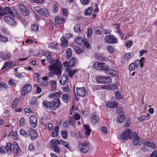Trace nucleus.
Wrapping results in <instances>:
<instances>
[{"label": "nucleus", "instance_id": "obj_1", "mask_svg": "<svg viewBox=\"0 0 157 157\" xmlns=\"http://www.w3.org/2000/svg\"><path fill=\"white\" fill-rule=\"evenodd\" d=\"M52 64V65L48 67L49 70L51 73L57 75L61 74V68L62 66L60 62L57 60L55 63L54 62Z\"/></svg>", "mask_w": 157, "mask_h": 157}, {"label": "nucleus", "instance_id": "obj_2", "mask_svg": "<svg viewBox=\"0 0 157 157\" xmlns=\"http://www.w3.org/2000/svg\"><path fill=\"white\" fill-rule=\"evenodd\" d=\"M78 148L80 151L83 153L88 152L90 150L89 145L86 142L80 141L78 142Z\"/></svg>", "mask_w": 157, "mask_h": 157}, {"label": "nucleus", "instance_id": "obj_3", "mask_svg": "<svg viewBox=\"0 0 157 157\" xmlns=\"http://www.w3.org/2000/svg\"><path fill=\"white\" fill-rule=\"evenodd\" d=\"M132 132L130 129L125 130L122 133L120 137V139L123 141H125L128 138H131Z\"/></svg>", "mask_w": 157, "mask_h": 157}, {"label": "nucleus", "instance_id": "obj_4", "mask_svg": "<svg viewBox=\"0 0 157 157\" xmlns=\"http://www.w3.org/2000/svg\"><path fill=\"white\" fill-rule=\"evenodd\" d=\"M104 40L106 42L109 44H115L118 42L117 38L112 35L106 36Z\"/></svg>", "mask_w": 157, "mask_h": 157}, {"label": "nucleus", "instance_id": "obj_5", "mask_svg": "<svg viewBox=\"0 0 157 157\" xmlns=\"http://www.w3.org/2000/svg\"><path fill=\"white\" fill-rule=\"evenodd\" d=\"M13 12L11 10L10 8V11L6 12V14H9V16H6L4 17V21L9 24H12L13 21Z\"/></svg>", "mask_w": 157, "mask_h": 157}, {"label": "nucleus", "instance_id": "obj_6", "mask_svg": "<svg viewBox=\"0 0 157 157\" xmlns=\"http://www.w3.org/2000/svg\"><path fill=\"white\" fill-rule=\"evenodd\" d=\"M94 68L97 70H107L109 69L108 66L105 65V64L103 63H99L96 62L94 64Z\"/></svg>", "mask_w": 157, "mask_h": 157}, {"label": "nucleus", "instance_id": "obj_7", "mask_svg": "<svg viewBox=\"0 0 157 157\" xmlns=\"http://www.w3.org/2000/svg\"><path fill=\"white\" fill-rule=\"evenodd\" d=\"M31 86L29 84H28L22 88L21 93L22 95L27 94L31 90Z\"/></svg>", "mask_w": 157, "mask_h": 157}, {"label": "nucleus", "instance_id": "obj_8", "mask_svg": "<svg viewBox=\"0 0 157 157\" xmlns=\"http://www.w3.org/2000/svg\"><path fill=\"white\" fill-rule=\"evenodd\" d=\"M31 125L33 127H36L37 125V121L36 118L33 115H31L29 117Z\"/></svg>", "mask_w": 157, "mask_h": 157}, {"label": "nucleus", "instance_id": "obj_9", "mask_svg": "<svg viewBox=\"0 0 157 157\" xmlns=\"http://www.w3.org/2000/svg\"><path fill=\"white\" fill-rule=\"evenodd\" d=\"M6 150L8 154L13 153L14 151V146L10 143H7L6 147Z\"/></svg>", "mask_w": 157, "mask_h": 157}, {"label": "nucleus", "instance_id": "obj_10", "mask_svg": "<svg viewBox=\"0 0 157 157\" xmlns=\"http://www.w3.org/2000/svg\"><path fill=\"white\" fill-rule=\"evenodd\" d=\"M132 139L134 145H141V144H140V139L135 132L133 134Z\"/></svg>", "mask_w": 157, "mask_h": 157}, {"label": "nucleus", "instance_id": "obj_11", "mask_svg": "<svg viewBox=\"0 0 157 157\" xmlns=\"http://www.w3.org/2000/svg\"><path fill=\"white\" fill-rule=\"evenodd\" d=\"M76 92L78 95L84 97L86 93L85 88L84 87L76 88Z\"/></svg>", "mask_w": 157, "mask_h": 157}, {"label": "nucleus", "instance_id": "obj_12", "mask_svg": "<svg viewBox=\"0 0 157 157\" xmlns=\"http://www.w3.org/2000/svg\"><path fill=\"white\" fill-rule=\"evenodd\" d=\"M0 57L3 60H10L11 57L10 53L9 52H0Z\"/></svg>", "mask_w": 157, "mask_h": 157}, {"label": "nucleus", "instance_id": "obj_13", "mask_svg": "<svg viewBox=\"0 0 157 157\" xmlns=\"http://www.w3.org/2000/svg\"><path fill=\"white\" fill-rule=\"evenodd\" d=\"M52 104H53L52 107H55L53 109L54 110H56L59 108L60 105L61 104V102L60 100L57 98H56L54 99L53 102Z\"/></svg>", "mask_w": 157, "mask_h": 157}, {"label": "nucleus", "instance_id": "obj_14", "mask_svg": "<svg viewBox=\"0 0 157 157\" xmlns=\"http://www.w3.org/2000/svg\"><path fill=\"white\" fill-rule=\"evenodd\" d=\"M118 103L115 101H109L107 102L106 104V107L110 108H113L117 107L118 106Z\"/></svg>", "mask_w": 157, "mask_h": 157}, {"label": "nucleus", "instance_id": "obj_15", "mask_svg": "<svg viewBox=\"0 0 157 157\" xmlns=\"http://www.w3.org/2000/svg\"><path fill=\"white\" fill-rule=\"evenodd\" d=\"M68 77L66 74L64 73L61 77V79L59 80L60 84L62 85L65 84L68 81Z\"/></svg>", "mask_w": 157, "mask_h": 157}, {"label": "nucleus", "instance_id": "obj_16", "mask_svg": "<svg viewBox=\"0 0 157 157\" xmlns=\"http://www.w3.org/2000/svg\"><path fill=\"white\" fill-rule=\"evenodd\" d=\"M45 55L47 58V61L48 63H50L51 64H52L54 62V60L53 58L52 57L51 53L50 51H47L45 52Z\"/></svg>", "mask_w": 157, "mask_h": 157}, {"label": "nucleus", "instance_id": "obj_17", "mask_svg": "<svg viewBox=\"0 0 157 157\" xmlns=\"http://www.w3.org/2000/svg\"><path fill=\"white\" fill-rule=\"evenodd\" d=\"M10 7H6L5 8L0 7V17H3L6 14V12L10 11Z\"/></svg>", "mask_w": 157, "mask_h": 157}, {"label": "nucleus", "instance_id": "obj_18", "mask_svg": "<svg viewBox=\"0 0 157 157\" xmlns=\"http://www.w3.org/2000/svg\"><path fill=\"white\" fill-rule=\"evenodd\" d=\"M30 136L32 140H35L37 137L36 132L32 129H30L29 130Z\"/></svg>", "mask_w": 157, "mask_h": 157}, {"label": "nucleus", "instance_id": "obj_19", "mask_svg": "<svg viewBox=\"0 0 157 157\" xmlns=\"http://www.w3.org/2000/svg\"><path fill=\"white\" fill-rule=\"evenodd\" d=\"M55 21L56 23L59 24H62L64 23V19L61 16H57L55 18Z\"/></svg>", "mask_w": 157, "mask_h": 157}, {"label": "nucleus", "instance_id": "obj_20", "mask_svg": "<svg viewBox=\"0 0 157 157\" xmlns=\"http://www.w3.org/2000/svg\"><path fill=\"white\" fill-rule=\"evenodd\" d=\"M60 143L59 140L56 139H54L49 142L50 145L53 148L57 146V144H59Z\"/></svg>", "mask_w": 157, "mask_h": 157}, {"label": "nucleus", "instance_id": "obj_21", "mask_svg": "<svg viewBox=\"0 0 157 157\" xmlns=\"http://www.w3.org/2000/svg\"><path fill=\"white\" fill-rule=\"evenodd\" d=\"M62 94L60 92H54L48 95V97L50 98H54L55 97L59 98L60 97Z\"/></svg>", "mask_w": 157, "mask_h": 157}, {"label": "nucleus", "instance_id": "obj_22", "mask_svg": "<svg viewBox=\"0 0 157 157\" xmlns=\"http://www.w3.org/2000/svg\"><path fill=\"white\" fill-rule=\"evenodd\" d=\"M59 130V128L57 126L55 127L53 130L52 136L53 137H56L58 136Z\"/></svg>", "mask_w": 157, "mask_h": 157}, {"label": "nucleus", "instance_id": "obj_23", "mask_svg": "<svg viewBox=\"0 0 157 157\" xmlns=\"http://www.w3.org/2000/svg\"><path fill=\"white\" fill-rule=\"evenodd\" d=\"M83 46L80 48L77 46H75L74 47V50L78 54H81L82 53L83 51Z\"/></svg>", "mask_w": 157, "mask_h": 157}, {"label": "nucleus", "instance_id": "obj_24", "mask_svg": "<svg viewBox=\"0 0 157 157\" xmlns=\"http://www.w3.org/2000/svg\"><path fill=\"white\" fill-rule=\"evenodd\" d=\"M91 121L93 124H96L99 121L98 117L95 114H92L91 117Z\"/></svg>", "mask_w": 157, "mask_h": 157}, {"label": "nucleus", "instance_id": "obj_25", "mask_svg": "<svg viewBox=\"0 0 157 157\" xmlns=\"http://www.w3.org/2000/svg\"><path fill=\"white\" fill-rule=\"evenodd\" d=\"M61 40V45L63 48L67 46L68 44L67 40L65 39L64 37L62 36L60 39Z\"/></svg>", "mask_w": 157, "mask_h": 157}, {"label": "nucleus", "instance_id": "obj_26", "mask_svg": "<svg viewBox=\"0 0 157 157\" xmlns=\"http://www.w3.org/2000/svg\"><path fill=\"white\" fill-rule=\"evenodd\" d=\"M43 105L48 109H50L52 107L53 104L52 102L46 101H44L43 102Z\"/></svg>", "mask_w": 157, "mask_h": 157}, {"label": "nucleus", "instance_id": "obj_27", "mask_svg": "<svg viewBox=\"0 0 157 157\" xmlns=\"http://www.w3.org/2000/svg\"><path fill=\"white\" fill-rule=\"evenodd\" d=\"M116 86L115 85H112L109 86L103 85L101 86V88L103 89L112 90H114L116 88Z\"/></svg>", "mask_w": 157, "mask_h": 157}, {"label": "nucleus", "instance_id": "obj_28", "mask_svg": "<svg viewBox=\"0 0 157 157\" xmlns=\"http://www.w3.org/2000/svg\"><path fill=\"white\" fill-rule=\"evenodd\" d=\"M70 96L68 94H64L62 96V100L65 102H67L70 100Z\"/></svg>", "mask_w": 157, "mask_h": 157}, {"label": "nucleus", "instance_id": "obj_29", "mask_svg": "<svg viewBox=\"0 0 157 157\" xmlns=\"http://www.w3.org/2000/svg\"><path fill=\"white\" fill-rule=\"evenodd\" d=\"M56 82L55 81H51L50 82V85L52 91H54L56 90Z\"/></svg>", "mask_w": 157, "mask_h": 157}, {"label": "nucleus", "instance_id": "obj_30", "mask_svg": "<svg viewBox=\"0 0 157 157\" xmlns=\"http://www.w3.org/2000/svg\"><path fill=\"white\" fill-rule=\"evenodd\" d=\"M68 124L74 127L75 126V121L73 117H70L69 118Z\"/></svg>", "mask_w": 157, "mask_h": 157}, {"label": "nucleus", "instance_id": "obj_31", "mask_svg": "<svg viewBox=\"0 0 157 157\" xmlns=\"http://www.w3.org/2000/svg\"><path fill=\"white\" fill-rule=\"evenodd\" d=\"M40 14L44 17H47L48 16V12L46 9H42Z\"/></svg>", "mask_w": 157, "mask_h": 157}, {"label": "nucleus", "instance_id": "obj_32", "mask_svg": "<svg viewBox=\"0 0 157 157\" xmlns=\"http://www.w3.org/2000/svg\"><path fill=\"white\" fill-rule=\"evenodd\" d=\"M31 28L32 31L35 33L37 32L39 30V26L36 24H33Z\"/></svg>", "mask_w": 157, "mask_h": 157}, {"label": "nucleus", "instance_id": "obj_33", "mask_svg": "<svg viewBox=\"0 0 157 157\" xmlns=\"http://www.w3.org/2000/svg\"><path fill=\"white\" fill-rule=\"evenodd\" d=\"M93 8L91 7L88 8L86 10H85L84 14L85 15H90L92 14V11Z\"/></svg>", "mask_w": 157, "mask_h": 157}, {"label": "nucleus", "instance_id": "obj_34", "mask_svg": "<svg viewBox=\"0 0 157 157\" xmlns=\"http://www.w3.org/2000/svg\"><path fill=\"white\" fill-rule=\"evenodd\" d=\"M19 102L18 99L16 98L13 101L12 103L11 107L12 109H14L17 106Z\"/></svg>", "mask_w": 157, "mask_h": 157}, {"label": "nucleus", "instance_id": "obj_35", "mask_svg": "<svg viewBox=\"0 0 157 157\" xmlns=\"http://www.w3.org/2000/svg\"><path fill=\"white\" fill-rule=\"evenodd\" d=\"M149 115L147 114V115H144L141 116L140 118L138 119L139 121L141 122L144 120H147L149 119Z\"/></svg>", "mask_w": 157, "mask_h": 157}, {"label": "nucleus", "instance_id": "obj_36", "mask_svg": "<svg viewBox=\"0 0 157 157\" xmlns=\"http://www.w3.org/2000/svg\"><path fill=\"white\" fill-rule=\"evenodd\" d=\"M133 63L136 67H138L139 65H140L141 67H143V63H141L140 60H135L134 63Z\"/></svg>", "mask_w": 157, "mask_h": 157}, {"label": "nucleus", "instance_id": "obj_37", "mask_svg": "<svg viewBox=\"0 0 157 157\" xmlns=\"http://www.w3.org/2000/svg\"><path fill=\"white\" fill-rule=\"evenodd\" d=\"M84 127L86 130V135H89L90 134L91 131V130L90 128V127L88 125L85 124L84 125Z\"/></svg>", "mask_w": 157, "mask_h": 157}, {"label": "nucleus", "instance_id": "obj_38", "mask_svg": "<svg viewBox=\"0 0 157 157\" xmlns=\"http://www.w3.org/2000/svg\"><path fill=\"white\" fill-rule=\"evenodd\" d=\"M124 117L123 115H120L118 116L117 117V121L119 123H122L124 120Z\"/></svg>", "mask_w": 157, "mask_h": 157}, {"label": "nucleus", "instance_id": "obj_39", "mask_svg": "<svg viewBox=\"0 0 157 157\" xmlns=\"http://www.w3.org/2000/svg\"><path fill=\"white\" fill-rule=\"evenodd\" d=\"M58 4L56 2H54L53 4V10L54 13H56L58 11Z\"/></svg>", "mask_w": 157, "mask_h": 157}, {"label": "nucleus", "instance_id": "obj_40", "mask_svg": "<svg viewBox=\"0 0 157 157\" xmlns=\"http://www.w3.org/2000/svg\"><path fill=\"white\" fill-rule=\"evenodd\" d=\"M105 77H98L96 79L97 82L101 83H105Z\"/></svg>", "mask_w": 157, "mask_h": 157}, {"label": "nucleus", "instance_id": "obj_41", "mask_svg": "<svg viewBox=\"0 0 157 157\" xmlns=\"http://www.w3.org/2000/svg\"><path fill=\"white\" fill-rule=\"evenodd\" d=\"M75 32L78 33L81 31L80 25L79 24H76L74 27Z\"/></svg>", "mask_w": 157, "mask_h": 157}, {"label": "nucleus", "instance_id": "obj_42", "mask_svg": "<svg viewBox=\"0 0 157 157\" xmlns=\"http://www.w3.org/2000/svg\"><path fill=\"white\" fill-rule=\"evenodd\" d=\"M67 58H69L72 56V51L70 48H67L66 51Z\"/></svg>", "mask_w": 157, "mask_h": 157}, {"label": "nucleus", "instance_id": "obj_43", "mask_svg": "<svg viewBox=\"0 0 157 157\" xmlns=\"http://www.w3.org/2000/svg\"><path fill=\"white\" fill-rule=\"evenodd\" d=\"M144 144L146 146H149L153 148H154L155 147L154 144L149 141H145L144 143Z\"/></svg>", "mask_w": 157, "mask_h": 157}, {"label": "nucleus", "instance_id": "obj_44", "mask_svg": "<svg viewBox=\"0 0 157 157\" xmlns=\"http://www.w3.org/2000/svg\"><path fill=\"white\" fill-rule=\"evenodd\" d=\"M0 41L3 43L7 42L8 41V38L2 34H0Z\"/></svg>", "mask_w": 157, "mask_h": 157}, {"label": "nucleus", "instance_id": "obj_45", "mask_svg": "<svg viewBox=\"0 0 157 157\" xmlns=\"http://www.w3.org/2000/svg\"><path fill=\"white\" fill-rule=\"evenodd\" d=\"M92 33V29L91 27L88 28L87 29V30L86 32L87 36L88 37L91 36Z\"/></svg>", "mask_w": 157, "mask_h": 157}, {"label": "nucleus", "instance_id": "obj_46", "mask_svg": "<svg viewBox=\"0 0 157 157\" xmlns=\"http://www.w3.org/2000/svg\"><path fill=\"white\" fill-rule=\"evenodd\" d=\"M20 134L25 137L28 136V134L27 132L23 129H21L20 131Z\"/></svg>", "mask_w": 157, "mask_h": 157}, {"label": "nucleus", "instance_id": "obj_47", "mask_svg": "<svg viewBox=\"0 0 157 157\" xmlns=\"http://www.w3.org/2000/svg\"><path fill=\"white\" fill-rule=\"evenodd\" d=\"M61 134L63 138L65 139L67 138V132L66 129L63 131H62Z\"/></svg>", "mask_w": 157, "mask_h": 157}, {"label": "nucleus", "instance_id": "obj_48", "mask_svg": "<svg viewBox=\"0 0 157 157\" xmlns=\"http://www.w3.org/2000/svg\"><path fill=\"white\" fill-rule=\"evenodd\" d=\"M12 64V62L11 61H7L5 63L3 67L2 68V70H4L7 67H9L10 65H11Z\"/></svg>", "mask_w": 157, "mask_h": 157}, {"label": "nucleus", "instance_id": "obj_49", "mask_svg": "<svg viewBox=\"0 0 157 157\" xmlns=\"http://www.w3.org/2000/svg\"><path fill=\"white\" fill-rule=\"evenodd\" d=\"M77 70L76 69H74L72 70H70L68 71V75L70 77H72L73 75L76 72Z\"/></svg>", "mask_w": 157, "mask_h": 157}, {"label": "nucleus", "instance_id": "obj_50", "mask_svg": "<svg viewBox=\"0 0 157 157\" xmlns=\"http://www.w3.org/2000/svg\"><path fill=\"white\" fill-rule=\"evenodd\" d=\"M130 53H128L124 55L123 57V59L124 60H129L131 57Z\"/></svg>", "mask_w": 157, "mask_h": 157}, {"label": "nucleus", "instance_id": "obj_51", "mask_svg": "<svg viewBox=\"0 0 157 157\" xmlns=\"http://www.w3.org/2000/svg\"><path fill=\"white\" fill-rule=\"evenodd\" d=\"M69 65L72 67H74L75 65V59L73 58L69 62Z\"/></svg>", "mask_w": 157, "mask_h": 157}, {"label": "nucleus", "instance_id": "obj_52", "mask_svg": "<svg viewBox=\"0 0 157 157\" xmlns=\"http://www.w3.org/2000/svg\"><path fill=\"white\" fill-rule=\"evenodd\" d=\"M9 84L12 87H15L16 86V83L14 82V81L12 79L10 80L9 81Z\"/></svg>", "mask_w": 157, "mask_h": 157}, {"label": "nucleus", "instance_id": "obj_53", "mask_svg": "<svg viewBox=\"0 0 157 157\" xmlns=\"http://www.w3.org/2000/svg\"><path fill=\"white\" fill-rule=\"evenodd\" d=\"M75 43L79 44L82 40L80 37H77L75 39Z\"/></svg>", "mask_w": 157, "mask_h": 157}, {"label": "nucleus", "instance_id": "obj_54", "mask_svg": "<svg viewBox=\"0 0 157 157\" xmlns=\"http://www.w3.org/2000/svg\"><path fill=\"white\" fill-rule=\"evenodd\" d=\"M105 83H110L112 82V80L110 77H105Z\"/></svg>", "mask_w": 157, "mask_h": 157}, {"label": "nucleus", "instance_id": "obj_55", "mask_svg": "<svg viewBox=\"0 0 157 157\" xmlns=\"http://www.w3.org/2000/svg\"><path fill=\"white\" fill-rule=\"evenodd\" d=\"M61 142H62V145L64 146L68 149H69L70 147L68 144L63 140H61Z\"/></svg>", "mask_w": 157, "mask_h": 157}, {"label": "nucleus", "instance_id": "obj_56", "mask_svg": "<svg viewBox=\"0 0 157 157\" xmlns=\"http://www.w3.org/2000/svg\"><path fill=\"white\" fill-rule=\"evenodd\" d=\"M117 33L119 34L120 36L121 39H123L124 38V35L120 29H117Z\"/></svg>", "mask_w": 157, "mask_h": 157}, {"label": "nucleus", "instance_id": "obj_57", "mask_svg": "<svg viewBox=\"0 0 157 157\" xmlns=\"http://www.w3.org/2000/svg\"><path fill=\"white\" fill-rule=\"evenodd\" d=\"M82 42L83 43L85 46L87 48H90V46L88 42L86 39L82 40Z\"/></svg>", "mask_w": 157, "mask_h": 157}, {"label": "nucleus", "instance_id": "obj_58", "mask_svg": "<svg viewBox=\"0 0 157 157\" xmlns=\"http://www.w3.org/2000/svg\"><path fill=\"white\" fill-rule=\"evenodd\" d=\"M101 130L102 133H103L104 134L106 135L107 134V130L105 127H102L101 128Z\"/></svg>", "mask_w": 157, "mask_h": 157}, {"label": "nucleus", "instance_id": "obj_59", "mask_svg": "<svg viewBox=\"0 0 157 157\" xmlns=\"http://www.w3.org/2000/svg\"><path fill=\"white\" fill-rule=\"evenodd\" d=\"M21 12L24 15L29 16V11L27 9H26L24 10H22Z\"/></svg>", "mask_w": 157, "mask_h": 157}, {"label": "nucleus", "instance_id": "obj_60", "mask_svg": "<svg viewBox=\"0 0 157 157\" xmlns=\"http://www.w3.org/2000/svg\"><path fill=\"white\" fill-rule=\"evenodd\" d=\"M136 67L135 66L133 63H131V64L129 65V68L130 71L133 70L135 69Z\"/></svg>", "mask_w": 157, "mask_h": 157}, {"label": "nucleus", "instance_id": "obj_61", "mask_svg": "<svg viewBox=\"0 0 157 157\" xmlns=\"http://www.w3.org/2000/svg\"><path fill=\"white\" fill-rule=\"evenodd\" d=\"M62 89L65 92H68L70 90V89L68 85L65 87H63Z\"/></svg>", "mask_w": 157, "mask_h": 157}, {"label": "nucleus", "instance_id": "obj_62", "mask_svg": "<svg viewBox=\"0 0 157 157\" xmlns=\"http://www.w3.org/2000/svg\"><path fill=\"white\" fill-rule=\"evenodd\" d=\"M115 95L116 97V98L117 99H120L121 98L122 96L120 93L118 91H117L115 93Z\"/></svg>", "mask_w": 157, "mask_h": 157}, {"label": "nucleus", "instance_id": "obj_63", "mask_svg": "<svg viewBox=\"0 0 157 157\" xmlns=\"http://www.w3.org/2000/svg\"><path fill=\"white\" fill-rule=\"evenodd\" d=\"M107 49L110 53H113V52L114 48L112 46H108L107 47Z\"/></svg>", "mask_w": 157, "mask_h": 157}, {"label": "nucleus", "instance_id": "obj_64", "mask_svg": "<svg viewBox=\"0 0 157 157\" xmlns=\"http://www.w3.org/2000/svg\"><path fill=\"white\" fill-rule=\"evenodd\" d=\"M49 47L53 49H57L56 45L54 43H51L49 45Z\"/></svg>", "mask_w": 157, "mask_h": 157}]
</instances>
